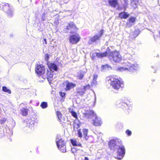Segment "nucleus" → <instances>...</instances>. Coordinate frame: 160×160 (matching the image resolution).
<instances>
[{"label":"nucleus","mask_w":160,"mask_h":160,"mask_svg":"<svg viewBox=\"0 0 160 160\" xmlns=\"http://www.w3.org/2000/svg\"><path fill=\"white\" fill-rule=\"evenodd\" d=\"M106 81L115 89L118 90L123 86L122 81L116 76L107 77Z\"/></svg>","instance_id":"f257e3e1"},{"label":"nucleus","mask_w":160,"mask_h":160,"mask_svg":"<svg viewBox=\"0 0 160 160\" xmlns=\"http://www.w3.org/2000/svg\"><path fill=\"white\" fill-rule=\"evenodd\" d=\"M48 65L50 71L47 70L46 75L42 76L43 79H47L49 82L51 83L53 76V72L54 71H56L58 69V67L57 65L53 63H48Z\"/></svg>","instance_id":"f03ea898"},{"label":"nucleus","mask_w":160,"mask_h":160,"mask_svg":"<svg viewBox=\"0 0 160 160\" xmlns=\"http://www.w3.org/2000/svg\"><path fill=\"white\" fill-rule=\"evenodd\" d=\"M116 105L118 107L123 109H130L132 107V104L129 101L126 99L120 100L118 101Z\"/></svg>","instance_id":"7ed1b4c3"},{"label":"nucleus","mask_w":160,"mask_h":160,"mask_svg":"<svg viewBox=\"0 0 160 160\" xmlns=\"http://www.w3.org/2000/svg\"><path fill=\"white\" fill-rule=\"evenodd\" d=\"M57 147L60 151L62 152H66L65 142L62 140L60 136H58L56 139Z\"/></svg>","instance_id":"20e7f679"},{"label":"nucleus","mask_w":160,"mask_h":160,"mask_svg":"<svg viewBox=\"0 0 160 160\" xmlns=\"http://www.w3.org/2000/svg\"><path fill=\"white\" fill-rule=\"evenodd\" d=\"M109 58L110 60H112L114 62H119L122 59V57L117 51L111 52H110Z\"/></svg>","instance_id":"39448f33"},{"label":"nucleus","mask_w":160,"mask_h":160,"mask_svg":"<svg viewBox=\"0 0 160 160\" xmlns=\"http://www.w3.org/2000/svg\"><path fill=\"white\" fill-rule=\"evenodd\" d=\"M116 149L117 150V155L115 157V158L118 160L122 159L124 156L125 152V149L122 145H119Z\"/></svg>","instance_id":"423d86ee"},{"label":"nucleus","mask_w":160,"mask_h":160,"mask_svg":"<svg viewBox=\"0 0 160 160\" xmlns=\"http://www.w3.org/2000/svg\"><path fill=\"white\" fill-rule=\"evenodd\" d=\"M104 32L103 30H100L98 33L96 35H94L92 37H91L88 41V43L92 44L93 42H96L97 40H99Z\"/></svg>","instance_id":"0eeeda50"},{"label":"nucleus","mask_w":160,"mask_h":160,"mask_svg":"<svg viewBox=\"0 0 160 160\" xmlns=\"http://www.w3.org/2000/svg\"><path fill=\"white\" fill-rule=\"evenodd\" d=\"M121 141L120 140H111L109 143V147L111 149H116L120 145V142Z\"/></svg>","instance_id":"6e6552de"},{"label":"nucleus","mask_w":160,"mask_h":160,"mask_svg":"<svg viewBox=\"0 0 160 160\" xmlns=\"http://www.w3.org/2000/svg\"><path fill=\"white\" fill-rule=\"evenodd\" d=\"M80 39V37L78 34H75L71 36L70 37L69 41L71 43L74 44L78 42Z\"/></svg>","instance_id":"1a4fd4ad"},{"label":"nucleus","mask_w":160,"mask_h":160,"mask_svg":"<svg viewBox=\"0 0 160 160\" xmlns=\"http://www.w3.org/2000/svg\"><path fill=\"white\" fill-rule=\"evenodd\" d=\"M36 72L38 75H41L44 73L45 69L42 65H39L37 66L35 69Z\"/></svg>","instance_id":"9d476101"},{"label":"nucleus","mask_w":160,"mask_h":160,"mask_svg":"<svg viewBox=\"0 0 160 160\" xmlns=\"http://www.w3.org/2000/svg\"><path fill=\"white\" fill-rule=\"evenodd\" d=\"M96 116V114L93 111L91 110L87 111L83 113V117L86 119L91 118Z\"/></svg>","instance_id":"9b49d317"},{"label":"nucleus","mask_w":160,"mask_h":160,"mask_svg":"<svg viewBox=\"0 0 160 160\" xmlns=\"http://www.w3.org/2000/svg\"><path fill=\"white\" fill-rule=\"evenodd\" d=\"M34 121L31 119H28L23 122V124L26 127L30 128L32 129L34 126Z\"/></svg>","instance_id":"f8f14e48"},{"label":"nucleus","mask_w":160,"mask_h":160,"mask_svg":"<svg viewBox=\"0 0 160 160\" xmlns=\"http://www.w3.org/2000/svg\"><path fill=\"white\" fill-rule=\"evenodd\" d=\"M95 119H93V123L96 126H100L102 124L101 119L100 117H97L96 115L94 116Z\"/></svg>","instance_id":"ddd939ff"},{"label":"nucleus","mask_w":160,"mask_h":160,"mask_svg":"<svg viewBox=\"0 0 160 160\" xmlns=\"http://www.w3.org/2000/svg\"><path fill=\"white\" fill-rule=\"evenodd\" d=\"M66 84V87L65 88V90L66 91H68L71 89L75 87L76 85L71 82H70L68 81H66L65 82Z\"/></svg>","instance_id":"4468645a"},{"label":"nucleus","mask_w":160,"mask_h":160,"mask_svg":"<svg viewBox=\"0 0 160 160\" xmlns=\"http://www.w3.org/2000/svg\"><path fill=\"white\" fill-rule=\"evenodd\" d=\"M76 29V27L73 22H70L68 23V25L67 26V27L64 30L66 32H68L67 30L69 29L75 30Z\"/></svg>","instance_id":"2eb2a0df"},{"label":"nucleus","mask_w":160,"mask_h":160,"mask_svg":"<svg viewBox=\"0 0 160 160\" xmlns=\"http://www.w3.org/2000/svg\"><path fill=\"white\" fill-rule=\"evenodd\" d=\"M3 9L5 12H7L9 14H9L10 17H11L12 16L13 14L12 12L10 10L9 5L8 3H6L3 5Z\"/></svg>","instance_id":"dca6fc26"},{"label":"nucleus","mask_w":160,"mask_h":160,"mask_svg":"<svg viewBox=\"0 0 160 160\" xmlns=\"http://www.w3.org/2000/svg\"><path fill=\"white\" fill-rule=\"evenodd\" d=\"M108 2L111 7L115 8L119 4L118 0H108Z\"/></svg>","instance_id":"f3484780"},{"label":"nucleus","mask_w":160,"mask_h":160,"mask_svg":"<svg viewBox=\"0 0 160 160\" xmlns=\"http://www.w3.org/2000/svg\"><path fill=\"white\" fill-rule=\"evenodd\" d=\"M135 20V18L130 17L128 21L126 23L127 26L128 27H131L134 24Z\"/></svg>","instance_id":"a211bd4d"},{"label":"nucleus","mask_w":160,"mask_h":160,"mask_svg":"<svg viewBox=\"0 0 160 160\" xmlns=\"http://www.w3.org/2000/svg\"><path fill=\"white\" fill-rule=\"evenodd\" d=\"M70 141L73 146H80L82 147V144L79 142L78 139H72Z\"/></svg>","instance_id":"6ab92c4d"},{"label":"nucleus","mask_w":160,"mask_h":160,"mask_svg":"<svg viewBox=\"0 0 160 160\" xmlns=\"http://www.w3.org/2000/svg\"><path fill=\"white\" fill-rule=\"evenodd\" d=\"M98 76L96 74H94L93 76V80L92 82L91 83V86L92 87H95L97 84V79L98 78Z\"/></svg>","instance_id":"aec40b11"},{"label":"nucleus","mask_w":160,"mask_h":160,"mask_svg":"<svg viewBox=\"0 0 160 160\" xmlns=\"http://www.w3.org/2000/svg\"><path fill=\"white\" fill-rule=\"evenodd\" d=\"M119 16L121 19H126L129 17V14L127 12H122L119 14Z\"/></svg>","instance_id":"412c9836"},{"label":"nucleus","mask_w":160,"mask_h":160,"mask_svg":"<svg viewBox=\"0 0 160 160\" xmlns=\"http://www.w3.org/2000/svg\"><path fill=\"white\" fill-rule=\"evenodd\" d=\"M108 55V52H101L98 53L97 52L96 53V56L98 58H102L103 57H105Z\"/></svg>","instance_id":"4be33fe9"},{"label":"nucleus","mask_w":160,"mask_h":160,"mask_svg":"<svg viewBox=\"0 0 160 160\" xmlns=\"http://www.w3.org/2000/svg\"><path fill=\"white\" fill-rule=\"evenodd\" d=\"M20 111L22 116H26L28 115V109L27 108H23L20 110Z\"/></svg>","instance_id":"5701e85b"},{"label":"nucleus","mask_w":160,"mask_h":160,"mask_svg":"<svg viewBox=\"0 0 160 160\" xmlns=\"http://www.w3.org/2000/svg\"><path fill=\"white\" fill-rule=\"evenodd\" d=\"M128 71H129L130 72H134V71L136 70L137 68V67L133 64L128 66Z\"/></svg>","instance_id":"b1692460"},{"label":"nucleus","mask_w":160,"mask_h":160,"mask_svg":"<svg viewBox=\"0 0 160 160\" xmlns=\"http://www.w3.org/2000/svg\"><path fill=\"white\" fill-rule=\"evenodd\" d=\"M117 70L118 71H121L122 72L126 71H128V68L121 67L117 68Z\"/></svg>","instance_id":"393cba45"},{"label":"nucleus","mask_w":160,"mask_h":160,"mask_svg":"<svg viewBox=\"0 0 160 160\" xmlns=\"http://www.w3.org/2000/svg\"><path fill=\"white\" fill-rule=\"evenodd\" d=\"M111 68V67L108 64H106L102 65L101 67L102 71H104L108 69L109 68Z\"/></svg>","instance_id":"a878e982"},{"label":"nucleus","mask_w":160,"mask_h":160,"mask_svg":"<svg viewBox=\"0 0 160 160\" xmlns=\"http://www.w3.org/2000/svg\"><path fill=\"white\" fill-rule=\"evenodd\" d=\"M132 2L131 5L133 7V8L135 9L137 7V4L138 3V2H137L135 0H133V1L132 0Z\"/></svg>","instance_id":"bb28decb"},{"label":"nucleus","mask_w":160,"mask_h":160,"mask_svg":"<svg viewBox=\"0 0 160 160\" xmlns=\"http://www.w3.org/2000/svg\"><path fill=\"white\" fill-rule=\"evenodd\" d=\"M2 91L5 92H7L9 94L11 93V91L10 90L8 89L6 87L3 86L2 88Z\"/></svg>","instance_id":"cd10ccee"},{"label":"nucleus","mask_w":160,"mask_h":160,"mask_svg":"<svg viewBox=\"0 0 160 160\" xmlns=\"http://www.w3.org/2000/svg\"><path fill=\"white\" fill-rule=\"evenodd\" d=\"M57 115L58 118V120L59 121H62V120L61 119L62 117V114L61 112L59 111L57 112Z\"/></svg>","instance_id":"c85d7f7f"},{"label":"nucleus","mask_w":160,"mask_h":160,"mask_svg":"<svg viewBox=\"0 0 160 160\" xmlns=\"http://www.w3.org/2000/svg\"><path fill=\"white\" fill-rule=\"evenodd\" d=\"M40 106L42 108L44 109L47 108L48 107L47 103L46 102H42L41 103Z\"/></svg>","instance_id":"c756f323"},{"label":"nucleus","mask_w":160,"mask_h":160,"mask_svg":"<svg viewBox=\"0 0 160 160\" xmlns=\"http://www.w3.org/2000/svg\"><path fill=\"white\" fill-rule=\"evenodd\" d=\"M84 75V72H83L80 71L79 74L78 75V77L79 79H81L83 78Z\"/></svg>","instance_id":"7c9ffc66"},{"label":"nucleus","mask_w":160,"mask_h":160,"mask_svg":"<svg viewBox=\"0 0 160 160\" xmlns=\"http://www.w3.org/2000/svg\"><path fill=\"white\" fill-rule=\"evenodd\" d=\"M92 138V137L91 136H87L84 137V138L85 140L86 141H88V142L89 143H90L91 142V141H90V140Z\"/></svg>","instance_id":"2f4dec72"},{"label":"nucleus","mask_w":160,"mask_h":160,"mask_svg":"<svg viewBox=\"0 0 160 160\" xmlns=\"http://www.w3.org/2000/svg\"><path fill=\"white\" fill-rule=\"evenodd\" d=\"M83 135L85 137L87 136L88 130L87 129H83L82 130Z\"/></svg>","instance_id":"473e14b6"},{"label":"nucleus","mask_w":160,"mask_h":160,"mask_svg":"<svg viewBox=\"0 0 160 160\" xmlns=\"http://www.w3.org/2000/svg\"><path fill=\"white\" fill-rule=\"evenodd\" d=\"M85 91L83 89L82 91L78 90L77 92L80 95H82L85 93Z\"/></svg>","instance_id":"72a5a7b5"},{"label":"nucleus","mask_w":160,"mask_h":160,"mask_svg":"<svg viewBox=\"0 0 160 160\" xmlns=\"http://www.w3.org/2000/svg\"><path fill=\"white\" fill-rule=\"evenodd\" d=\"M46 13L45 12L43 13L41 16V19L42 21H44L46 19Z\"/></svg>","instance_id":"f704fd0d"},{"label":"nucleus","mask_w":160,"mask_h":160,"mask_svg":"<svg viewBox=\"0 0 160 160\" xmlns=\"http://www.w3.org/2000/svg\"><path fill=\"white\" fill-rule=\"evenodd\" d=\"M72 115L75 118H77V116L76 113L75 112L73 111H72L71 112Z\"/></svg>","instance_id":"c9c22d12"},{"label":"nucleus","mask_w":160,"mask_h":160,"mask_svg":"<svg viewBox=\"0 0 160 160\" xmlns=\"http://www.w3.org/2000/svg\"><path fill=\"white\" fill-rule=\"evenodd\" d=\"M78 136L79 138H82V132L81 131L80 129H79L78 131Z\"/></svg>","instance_id":"e433bc0d"},{"label":"nucleus","mask_w":160,"mask_h":160,"mask_svg":"<svg viewBox=\"0 0 160 160\" xmlns=\"http://www.w3.org/2000/svg\"><path fill=\"white\" fill-rule=\"evenodd\" d=\"M6 119L5 118H3L0 120V123L1 124L4 123L6 121Z\"/></svg>","instance_id":"4c0bfd02"},{"label":"nucleus","mask_w":160,"mask_h":160,"mask_svg":"<svg viewBox=\"0 0 160 160\" xmlns=\"http://www.w3.org/2000/svg\"><path fill=\"white\" fill-rule=\"evenodd\" d=\"M126 133L128 135V136H130L132 134V132L131 131L129 130H127L126 131Z\"/></svg>","instance_id":"58836bf2"},{"label":"nucleus","mask_w":160,"mask_h":160,"mask_svg":"<svg viewBox=\"0 0 160 160\" xmlns=\"http://www.w3.org/2000/svg\"><path fill=\"white\" fill-rule=\"evenodd\" d=\"M90 86L89 85H88L86 86H84L83 88L84 90L85 91L87 89H89L90 88Z\"/></svg>","instance_id":"ea45409f"},{"label":"nucleus","mask_w":160,"mask_h":160,"mask_svg":"<svg viewBox=\"0 0 160 160\" xmlns=\"http://www.w3.org/2000/svg\"><path fill=\"white\" fill-rule=\"evenodd\" d=\"M61 119H62V121H60V122H65L67 121V118L65 117H63Z\"/></svg>","instance_id":"a19ab883"},{"label":"nucleus","mask_w":160,"mask_h":160,"mask_svg":"<svg viewBox=\"0 0 160 160\" xmlns=\"http://www.w3.org/2000/svg\"><path fill=\"white\" fill-rule=\"evenodd\" d=\"M128 5V4H127V3H124L123 5V8L125 9V10H126V8H127Z\"/></svg>","instance_id":"79ce46f5"},{"label":"nucleus","mask_w":160,"mask_h":160,"mask_svg":"<svg viewBox=\"0 0 160 160\" xmlns=\"http://www.w3.org/2000/svg\"><path fill=\"white\" fill-rule=\"evenodd\" d=\"M60 94L62 97H63L65 96V94L64 93L62 92H60Z\"/></svg>","instance_id":"37998d69"},{"label":"nucleus","mask_w":160,"mask_h":160,"mask_svg":"<svg viewBox=\"0 0 160 160\" xmlns=\"http://www.w3.org/2000/svg\"><path fill=\"white\" fill-rule=\"evenodd\" d=\"M49 58V56L48 54H46L45 55V59L46 60H48Z\"/></svg>","instance_id":"c03bdc74"},{"label":"nucleus","mask_w":160,"mask_h":160,"mask_svg":"<svg viewBox=\"0 0 160 160\" xmlns=\"http://www.w3.org/2000/svg\"><path fill=\"white\" fill-rule=\"evenodd\" d=\"M42 42L43 44H46L47 43L46 39H44Z\"/></svg>","instance_id":"a18cd8bd"},{"label":"nucleus","mask_w":160,"mask_h":160,"mask_svg":"<svg viewBox=\"0 0 160 160\" xmlns=\"http://www.w3.org/2000/svg\"><path fill=\"white\" fill-rule=\"evenodd\" d=\"M64 3H67L70 0H62Z\"/></svg>","instance_id":"49530a36"},{"label":"nucleus","mask_w":160,"mask_h":160,"mask_svg":"<svg viewBox=\"0 0 160 160\" xmlns=\"http://www.w3.org/2000/svg\"><path fill=\"white\" fill-rule=\"evenodd\" d=\"M125 3H127L128 4V0H123Z\"/></svg>","instance_id":"de8ad7c7"},{"label":"nucleus","mask_w":160,"mask_h":160,"mask_svg":"<svg viewBox=\"0 0 160 160\" xmlns=\"http://www.w3.org/2000/svg\"><path fill=\"white\" fill-rule=\"evenodd\" d=\"M75 149L74 148H72L71 149V151L72 153H74L75 152Z\"/></svg>","instance_id":"09e8293b"},{"label":"nucleus","mask_w":160,"mask_h":160,"mask_svg":"<svg viewBox=\"0 0 160 160\" xmlns=\"http://www.w3.org/2000/svg\"><path fill=\"white\" fill-rule=\"evenodd\" d=\"M82 160H88V158L87 157H85L84 159Z\"/></svg>","instance_id":"8fccbe9b"},{"label":"nucleus","mask_w":160,"mask_h":160,"mask_svg":"<svg viewBox=\"0 0 160 160\" xmlns=\"http://www.w3.org/2000/svg\"><path fill=\"white\" fill-rule=\"evenodd\" d=\"M135 0L136 1V2H138V0Z\"/></svg>","instance_id":"3c124183"}]
</instances>
